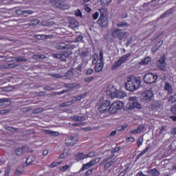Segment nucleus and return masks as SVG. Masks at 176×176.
<instances>
[{"instance_id": "f257e3e1", "label": "nucleus", "mask_w": 176, "mask_h": 176, "mask_svg": "<svg viewBox=\"0 0 176 176\" xmlns=\"http://www.w3.org/2000/svg\"><path fill=\"white\" fill-rule=\"evenodd\" d=\"M125 87L129 91H135V90H138V88L141 87V78L133 76L128 77Z\"/></svg>"}, {"instance_id": "f03ea898", "label": "nucleus", "mask_w": 176, "mask_h": 176, "mask_svg": "<svg viewBox=\"0 0 176 176\" xmlns=\"http://www.w3.org/2000/svg\"><path fill=\"white\" fill-rule=\"evenodd\" d=\"M107 94L111 98H119L120 100H123L127 96V94L124 91L118 90L113 85H109L107 87Z\"/></svg>"}, {"instance_id": "7ed1b4c3", "label": "nucleus", "mask_w": 176, "mask_h": 176, "mask_svg": "<svg viewBox=\"0 0 176 176\" xmlns=\"http://www.w3.org/2000/svg\"><path fill=\"white\" fill-rule=\"evenodd\" d=\"M126 109H142V104L138 101V97L130 96L126 103Z\"/></svg>"}, {"instance_id": "20e7f679", "label": "nucleus", "mask_w": 176, "mask_h": 176, "mask_svg": "<svg viewBox=\"0 0 176 176\" xmlns=\"http://www.w3.org/2000/svg\"><path fill=\"white\" fill-rule=\"evenodd\" d=\"M111 107V101L101 100L97 105V109L100 113H109V107Z\"/></svg>"}, {"instance_id": "39448f33", "label": "nucleus", "mask_w": 176, "mask_h": 176, "mask_svg": "<svg viewBox=\"0 0 176 176\" xmlns=\"http://www.w3.org/2000/svg\"><path fill=\"white\" fill-rule=\"evenodd\" d=\"M123 107H124V103L122 101H116L113 104H110L109 113L113 115V113H116L118 111L123 109Z\"/></svg>"}, {"instance_id": "423d86ee", "label": "nucleus", "mask_w": 176, "mask_h": 176, "mask_svg": "<svg viewBox=\"0 0 176 176\" xmlns=\"http://www.w3.org/2000/svg\"><path fill=\"white\" fill-rule=\"evenodd\" d=\"M100 16L98 21V23L100 27H107L108 25V16L107 14V9L102 8L100 10Z\"/></svg>"}, {"instance_id": "0eeeda50", "label": "nucleus", "mask_w": 176, "mask_h": 176, "mask_svg": "<svg viewBox=\"0 0 176 176\" xmlns=\"http://www.w3.org/2000/svg\"><path fill=\"white\" fill-rule=\"evenodd\" d=\"M153 98V92L151 90H146L142 92L140 96V101L142 102H149L152 101V98Z\"/></svg>"}, {"instance_id": "6e6552de", "label": "nucleus", "mask_w": 176, "mask_h": 176, "mask_svg": "<svg viewBox=\"0 0 176 176\" xmlns=\"http://www.w3.org/2000/svg\"><path fill=\"white\" fill-rule=\"evenodd\" d=\"M131 54H127L124 55V56L119 58L118 60H117L112 66V69H116L117 68H119L120 65L123 64V63H125L127 60V58L130 57Z\"/></svg>"}, {"instance_id": "1a4fd4ad", "label": "nucleus", "mask_w": 176, "mask_h": 176, "mask_svg": "<svg viewBox=\"0 0 176 176\" xmlns=\"http://www.w3.org/2000/svg\"><path fill=\"white\" fill-rule=\"evenodd\" d=\"M159 78L157 74H153L152 73H148L144 76V80L146 83H155L156 82V79Z\"/></svg>"}, {"instance_id": "9d476101", "label": "nucleus", "mask_w": 176, "mask_h": 176, "mask_svg": "<svg viewBox=\"0 0 176 176\" xmlns=\"http://www.w3.org/2000/svg\"><path fill=\"white\" fill-rule=\"evenodd\" d=\"M95 155H96V153L94 151H91L87 154H85L84 153H80L76 156V159L77 162H79V160H84V159L93 157L94 156H95Z\"/></svg>"}, {"instance_id": "9b49d317", "label": "nucleus", "mask_w": 176, "mask_h": 176, "mask_svg": "<svg viewBox=\"0 0 176 176\" xmlns=\"http://www.w3.org/2000/svg\"><path fill=\"white\" fill-rule=\"evenodd\" d=\"M157 66L162 71L167 69V63H166V57L164 56L160 57V60L157 62Z\"/></svg>"}, {"instance_id": "f8f14e48", "label": "nucleus", "mask_w": 176, "mask_h": 176, "mask_svg": "<svg viewBox=\"0 0 176 176\" xmlns=\"http://www.w3.org/2000/svg\"><path fill=\"white\" fill-rule=\"evenodd\" d=\"M113 157V156H111L109 158H105L103 160V163H107V162H109L108 163H107L105 164L104 168H109V167H111V166H113V164H115V163H116V162H118V160H119V157H115L113 160H111Z\"/></svg>"}, {"instance_id": "ddd939ff", "label": "nucleus", "mask_w": 176, "mask_h": 176, "mask_svg": "<svg viewBox=\"0 0 176 176\" xmlns=\"http://www.w3.org/2000/svg\"><path fill=\"white\" fill-rule=\"evenodd\" d=\"M100 160H101V158L98 157V158H96L95 160L90 161L87 164H84L82 167V171H85V170H87L88 168H90V167L95 166V164H97V163H98Z\"/></svg>"}, {"instance_id": "4468645a", "label": "nucleus", "mask_w": 176, "mask_h": 176, "mask_svg": "<svg viewBox=\"0 0 176 176\" xmlns=\"http://www.w3.org/2000/svg\"><path fill=\"white\" fill-rule=\"evenodd\" d=\"M52 5L56 6V8H59L60 9H63L65 10L67 9H69V6L63 4L60 0H52Z\"/></svg>"}, {"instance_id": "2eb2a0df", "label": "nucleus", "mask_w": 176, "mask_h": 176, "mask_svg": "<svg viewBox=\"0 0 176 176\" xmlns=\"http://www.w3.org/2000/svg\"><path fill=\"white\" fill-rule=\"evenodd\" d=\"M78 142V138L76 136H69L67 137L65 140V144L67 146H72Z\"/></svg>"}, {"instance_id": "dca6fc26", "label": "nucleus", "mask_w": 176, "mask_h": 176, "mask_svg": "<svg viewBox=\"0 0 176 176\" xmlns=\"http://www.w3.org/2000/svg\"><path fill=\"white\" fill-rule=\"evenodd\" d=\"M100 59L99 60V63H98L95 66L96 72H101V71H102V68L104 67V63H102V53L100 52Z\"/></svg>"}, {"instance_id": "f3484780", "label": "nucleus", "mask_w": 176, "mask_h": 176, "mask_svg": "<svg viewBox=\"0 0 176 176\" xmlns=\"http://www.w3.org/2000/svg\"><path fill=\"white\" fill-rule=\"evenodd\" d=\"M124 35H126V33L122 32V30H115L113 32V36H114V38L123 39V38L124 37Z\"/></svg>"}, {"instance_id": "a211bd4d", "label": "nucleus", "mask_w": 176, "mask_h": 176, "mask_svg": "<svg viewBox=\"0 0 176 176\" xmlns=\"http://www.w3.org/2000/svg\"><path fill=\"white\" fill-rule=\"evenodd\" d=\"M56 49L61 50L63 49H72V45H66L65 43H61L56 45Z\"/></svg>"}, {"instance_id": "6ab92c4d", "label": "nucleus", "mask_w": 176, "mask_h": 176, "mask_svg": "<svg viewBox=\"0 0 176 176\" xmlns=\"http://www.w3.org/2000/svg\"><path fill=\"white\" fill-rule=\"evenodd\" d=\"M147 174L148 176H160V172H159V170H157L156 168H153L148 170Z\"/></svg>"}, {"instance_id": "aec40b11", "label": "nucleus", "mask_w": 176, "mask_h": 176, "mask_svg": "<svg viewBox=\"0 0 176 176\" xmlns=\"http://www.w3.org/2000/svg\"><path fill=\"white\" fill-rule=\"evenodd\" d=\"M164 90L168 92V94H173V87L170 83L166 82L164 85Z\"/></svg>"}, {"instance_id": "412c9836", "label": "nucleus", "mask_w": 176, "mask_h": 176, "mask_svg": "<svg viewBox=\"0 0 176 176\" xmlns=\"http://www.w3.org/2000/svg\"><path fill=\"white\" fill-rule=\"evenodd\" d=\"M36 157L34 155H30L26 160V164L30 165L35 162Z\"/></svg>"}, {"instance_id": "4be33fe9", "label": "nucleus", "mask_w": 176, "mask_h": 176, "mask_svg": "<svg viewBox=\"0 0 176 176\" xmlns=\"http://www.w3.org/2000/svg\"><path fill=\"white\" fill-rule=\"evenodd\" d=\"M144 129H145V126L144 125H140L137 129L132 131L131 133V134H140Z\"/></svg>"}, {"instance_id": "5701e85b", "label": "nucleus", "mask_w": 176, "mask_h": 176, "mask_svg": "<svg viewBox=\"0 0 176 176\" xmlns=\"http://www.w3.org/2000/svg\"><path fill=\"white\" fill-rule=\"evenodd\" d=\"M69 27L72 28V30H76V28L79 27V22L74 20L70 23Z\"/></svg>"}, {"instance_id": "b1692460", "label": "nucleus", "mask_w": 176, "mask_h": 176, "mask_svg": "<svg viewBox=\"0 0 176 176\" xmlns=\"http://www.w3.org/2000/svg\"><path fill=\"white\" fill-rule=\"evenodd\" d=\"M151 58L150 57H146L145 58H144L140 63V64L141 65H146L148 64H149V63H151Z\"/></svg>"}, {"instance_id": "393cba45", "label": "nucleus", "mask_w": 176, "mask_h": 176, "mask_svg": "<svg viewBox=\"0 0 176 176\" xmlns=\"http://www.w3.org/2000/svg\"><path fill=\"white\" fill-rule=\"evenodd\" d=\"M15 153L18 156H21L24 153V148L21 147V148H17L15 149Z\"/></svg>"}, {"instance_id": "a878e982", "label": "nucleus", "mask_w": 176, "mask_h": 176, "mask_svg": "<svg viewBox=\"0 0 176 176\" xmlns=\"http://www.w3.org/2000/svg\"><path fill=\"white\" fill-rule=\"evenodd\" d=\"M24 172V168H23V166L19 167L16 168V170H15V175H20V174H21V173Z\"/></svg>"}, {"instance_id": "bb28decb", "label": "nucleus", "mask_w": 176, "mask_h": 176, "mask_svg": "<svg viewBox=\"0 0 176 176\" xmlns=\"http://www.w3.org/2000/svg\"><path fill=\"white\" fill-rule=\"evenodd\" d=\"M162 45H163V41H160L158 42V45H155L153 48H152V52H156V50H157V49H159V47H160V46H162Z\"/></svg>"}, {"instance_id": "cd10ccee", "label": "nucleus", "mask_w": 176, "mask_h": 176, "mask_svg": "<svg viewBox=\"0 0 176 176\" xmlns=\"http://www.w3.org/2000/svg\"><path fill=\"white\" fill-rule=\"evenodd\" d=\"M60 164H61V162H55L49 165L48 167H50V168H54V167H57V166H60Z\"/></svg>"}, {"instance_id": "c85d7f7f", "label": "nucleus", "mask_w": 176, "mask_h": 176, "mask_svg": "<svg viewBox=\"0 0 176 176\" xmlns=\"http://www.w3.org/2000/svg\"><path fill=\"white\" fill-rule=\"evenodd\" d=\"M72 119L76 122H82V120H85V118L80 116H74Z\"/></svg>"}, {"instance_id": "c756f323", "label": "nucleus", "mask_w": 176, "mask_h": 176, "mask_svg": "<svg viewBox=\"0 0 176 176\" xmlns=\"http://www.w3.org/2000/svg\"><path fill=\"white\" fill-rule=\"evenodd\" d=\"M54 57H55V58H59V60H62L63 61H64V60H65V58H63V55L61 54H54Z\"/></svg>"}, {"instance_id": "7c9ffc66", "label": "nucleus", "mask_w": 176, "mask_h": 176, "mask_svg": "<svg viewBox=\"0 0 176 176\" xmlns=\"http://www.w3.org/2000/svg\"><path fill=\"white\" fill-rule=\"evenodd\" d=\"M99 16H100V12H96L92 14V17L94 20H97V19H98Z\"/></svg>"}, {"instance_id": "2f4dec72", "label": "nucleus", "mask_w": 176, "mask_h": 176, "mask_svg": "<svg viewBox=\"0 0 176 176\" xmlns=\"http://www.w3.org/2000/svg\"><path fill=\"white\" fill-rule=\"evenodd\" d=\"M98 61V55L94 54V59L92 60L93 64H97Z\"/></svg>"}, {"instance_id": "473e14b6", "label": "nucleus", "mask_w": 176, "mask_h": 176, "mask_svg": "<svg viewBox=\"0 0 176 176\" xmlns=\"http://www.w3.org/2000/svg\"><path fill=\"white\" fill-rule=\"evenodd\" d=\"M84 10H85V12H87V13H90V12H91V8H90L89 5H87V4H86L84 6Z\"/></svg>"}, {"instance_id": "72a5a7b5", "label": "nucleus", "mask_w": 176, "mask_h": 176, "mask_svg": "<svg viewBox=\"0 0 176 176\" xmlns=\"http://www.w3.org/2000/svg\"><path fill=\"white\" fill-rule=\"evenodd\" d=\"M150 148H151V147L147 146L144 150H143V151L140 153V156H142V155H145V153H146V152H148Z\"/></svg>"}, {"instance_id": "f704fd0d", "label": "nucleus", "mask_w": 176, "mask_h": 176, "mask_svg": "<svg viewBox=\"0 0 176 176\" xmlns=\"http://www.w3.org/2000/svg\"><path fill=\"white\" fill-rule=\"evenodd\" d=\"M126 142H134L135 139L133 137L126 138Z\"/></svg>"}, {"instance_id": "c9c22d12", "label": "nucleus", "mask_w": 176, "mask_h": 176, "mask_svg": "<svg viewBox=\"0 0 176 176\" xmlns=\"http://www.w3.org/2000/svg\"><path fill=\"white\" fill-rule=\"evenodd\" d=\"M48 133L50 134L51 135H54V136H57L59 134L58 132L52 131H48Z\"/></svg>"}, {"instance_id": "e433bc0d", "label": "nucleus", "mask_w": 176, "mask_h": 176, "mask_svg": "<svg viewBox=\"0 0 176 176\" xmlns=\"http://www.w3.org/2000/svg\"><path fill=\"white\" fill-rule=\"evenodd\" d=\"M101 2L103 5H109L112 2V0H101Z\"/></svg>"}, {"instance_id": "4c0bfd02", "label": "nucleus", "mask_w": 176, "mask_h": 176, "mask_svg": "<svg viewBox=\"0 0 176 176\" xmlns=\"http://www.w3.org/2000/svg\"><path fill=\"white\" fill-rule=\"evenodd\" d=\"M75 14H76V16H77L78 17H82V12H80V10H76Z\"/></svg>"}, {"instance_id": "58836bf2", "label": "nucleus", "mask_w": 176, "mask_h": 176, "mask_svg": "<svg viewBox=\"0 0 176 176\" xmlns=\"http://www.w3.org/2000/svg\"><path fill=\"white\" fill-rule=\"evenodd\" d=\"M68 168H69V166L68 165H65L64 166L60 168V170L61 171H67V170H68Z\"/></svg>"}, {"instance_id": "ea45409f", "label": "nucleus", "mask_w": 176, "mask_h": 176, "mask_svg": "<svg viewBox=\"0 0 176 176\" xmlns=\"http://www.w3.org/2000/svg\"><path fill=\"white\" fill-rule=\"evenodd\" d=\"M72 75H73L72 71H69L66 74V76H67V79H71V77L72 76Z\"/></svg>"}, {"instance_id": "a19ab883", "label": "nucleus", "mask_w": 176, "mask_h": 176, "mask_svg": "<svg viewBox=\"0 0 176 176\" xmlns=\"http://www.w3.org/2000/svg\"><path fill=\"white\" fill-rule=\"evenodd\" d=\"M63 57H69L71 56V51H67L63 53Z\"/></svg>"}, {"instance_id": "79ce46f5", "label": "nucleus", "mask_w": 176, "mask_h": 176, "mask_svg": "<svg viewBox=\"0 0 176 176\" xmlns=\"http://www.w3.org/2000/svg\"><path fill=\"white\" fill-rule=\"evenodd\" d=\"M172 113L176 115V104L172 107Z\"/></svg>"}, {"instance_id": "37998d69", "label": "nucleus", "mask_w": 176, "mask_h": 176, "mask_svg": "<svg viewBox=\"0 0 176 176\" xmlns=\"http://www.w3.org/2000/svg\"><path fill=\"white\" fill-rule=\"evenodd\" d=\"M94 72V70L93 69H89L87 71L86 74L87 75H91Z\"/></svg>"}, {"instance_id": "c03bdc74", "label": "nucleus", "mask_w": 176, "mask_h": 176, "mask_svg": "<svg viewBox=\"0 0 176 176\" xmlns=\"http://www.w3.org/2000/svg\"><path fill=\"white\" fill-rule=\"evenodd\" d=\"M126 23H117V27H126Z\"/></svg>"}, {"instance_id": "a18cd8bd", "label": "nucleus", "mask_w": 176, "mask_h": 176, "mask_svg": "<svg viewBox=\"0 0 176 176\" xmlns=\"http://www.w3.org/2000/svg\"><path fill=\"white\" fill-rule=\"evenodd\" d=\"M9 174H10V169H6L5 171L4 176H9Z\"/></svg>"}, {"instance_id": "49530a36", "label": "nucleus", "mask_w": 176, "mask_h": 176, "mask_svg": "<svg viewBox=\"0 0 176 176\" xmlns=\"http://www.w3.org/2000/svg\"><path fill=\"white\" fill-rule=\"evenodd\" d=\"M82 39H83V36L79 35V36L77 37L76 42H80V41H82Z\"/></svg>"}, {"instance_id": "de8ad7c7", "label": "nucleus", "mask_w": 176, "mask_h": 176, "mask_svg": "<svg viewBox=\"0 0 176 176\" xmlns=\"http://www.w3.org/2000/svg\"><path fill=\"white\" fill-rule=\"evenodd\" d=\"M68 105H71V102H67L65 103H63L61 107H68Z\"/></svg>"}, {"instance_id": "09e8293b", "label": "nucleus", "mask_w": 176, "mask_h": 176, "mask_svg": "<svg viewBox=\"0 0 176 176\" xmlns=\"http://www.w3.org/2000/svg\"><path fill=\"white\" fill-rule=\"evenodd\" d=\"M94 169H89L87 171V173H85V175H90V174H91V173H93Z\"/></svg>"}, {"instance_id": "8fccbe9b", "label": "nucleus", "mask_w": 176, "mask_h": 176, "mask_svg": "<svg viewBox=\"0 0 176 176\" xmlns=\"http://www.w3.org/2000/svg\"><path fill=\"white\" fill-rule=\"evenodd\" d=\"M23 13L24 14H32V12L30 10H25Z\"/></svg>"}, {"instance_id": "3c124183", "label": "nucleus", "mask_w": 176, "mask_h": 176, "mask_svg": "<svg viewBox=\"0 0 176 176\" xmlns=\"http://www.w3.org/2000/svg\"><path fill=\"white\" fill-rule=\"evenodd\" d=\"M43 25H44L45 27H46V25H53V24H54V22H50L49 23L45 24L44 23H42Z\"/></svg>"}, {"instance_id": "603ef678", "label": "nucleus", "mask_w": 176, "mask_h": 176, "mask_svg": "<svg viewBox=\"0 0 176 176\" xmlns=\"http://www.w3.org/2000/svg\"><path fill=\"white\" fill-rule=\"evenodd\" d=\"M48 153H49V151H47V150H45V151L43 152V156H47Z\"/></svg>"}, {"instance_id": "864d4df0", "label": "nucleus", "mask_w": 176, "mask_h": 176, "mask_svg": "<svg viewBox=\"0 0 176 176\" xmlns=\"http://www.w3.org/2000/svg\"><path fill=\"white\" fill-rule=\"evenodd\" d=\"M138 145L140 146V145H142V140L139 139L138 141Z\"/></svg>"}, {"instance_id": "5fc2aeb1", "label": "nucleus", "mask_w": 176, "mask_h": 176, "mask_svg": "<svg viewBox=\"0 0 176 176\" xmlns=\"http://www.w3.org/2000/svg\"><path fill=\"white\" fill-rule=\"evenodd\" d=\"M91 80H93V77H89L85 79V82H91Z\"/></svg>"}, {"instance_id": "6e6d98bb", "label": "nucleus", "mask_w": 176, "mask_h": 176, "mask_svg": "<svg viewBox=\"0 0 176 176\" xmlns=\"http://www.w3.org/2000/svg\"><path fill=\"white\" fill-rule=\"evenodd\" d=\"M116 135V131H113L111 133H110V135L111 137H113V135Z\"/></svg>"}, {"instance_id": "4d7b16f0", "label": "nucleus", "mask_w": 176, "mask_h": 176, "mask_svg": "<svg viewBox=\"0 0 176 176\" xmlns=\"http://www.w3.org/2000/svg\"><path fill=\"white\" fill-rule=\"evenodd\" d=\"M138 174L139 176H148V175H145V174H143V173L141 172V171L138 172Z\"/></svg>"}, {"instance_id": "13d9d810", "label": "nucleus", "mask_w": 176, "mask_h": 176, "mask_svg": "<svg viewBox=\"0 0 176 176\" xmlns=\"http://www.w3.org/2000/svg\"><path fill=\"white\" fill-rule=\"evenodd\" d=\"M17 60L18 61H26V60L24 59L23 58H18Z\"/></svg>"}, {"instance_id": "bf43d9fd", "label": "nucleus", "mask_w": 176, "mask_h": 176, "mask_svg": "<svg viewBox=\"0 0 176 176\" xmlns=\"http://www.w3.org/2000/svg\"><path fill=\"white\" fill-rule=\"evenodd\" d=\"M170 119H172V120H173L174 122H176V116H170Z\"/></svg>"}, {"instance_id": "052dcab7", "label": "nucleus", "mask_w": 176, "mask_h": 176, "mask_svg": "<svg viewBox=\"0 0 176 176\" xmlns=\"http://www.w3.org/2000/svg\"><path fill=\"white\" fill-rule=\"evenodd\" d=\"M82 97H83V95H82L81 96H78V97L76 98V100H82Z\"/></svg>"}, {"instance_id": "680f3d73", "label": "nucleus", "mask_w": 176, "mask_h": 176, "mask_svg": "<svg viewBox=\"0 0 176 176\" xmlns=\"http://www.w3.org/2000/svg\"><path fill=\"white\" fill-rule=\"evenodd\" d=\"M116 151H119V148H118V149H113V150H112V151H111V153H115V152H116Z\"/></svg>"}, {"instance_id": "e2e57ef3", "label": "nucleus", "mask_w": 176, "mask_h": 176, "mask_svg": "<svg viewBox=\"0 0 176 176\" xmlns=\"http://www.w3.org/2000/svg\"><path fill=\"white\" fill-rule=\"evenodd\" d=\"M175 97H176V95H174V96H173V98H173V101L175 102H176V98H175Z\"/></svg>"}, {"instance_id": "0e129e2a", "label": "nucleus", "mask_w": 176, "mask_h": 176, "mask_svg": "<svg viewBox=\"0 0 176 176\" xmlns=\"http://www.w3.org/2000/svg\"><path fill=\"white\" fill-rule=\"evenodd\" d=\"M60 159H64V154H62L61 155H60Z\"/></svg>"}, {"instance_id": "69168bd1", "label": "nucleus", "mask_w": 176, "mask_h": 176, "mask_svg": "<svg viewBox=\"0 0 176 176\" xmlns=\"http://www.w3.org/2000/svg\"><path fill=\"white\" fill-rule=\"evenodd\" d=\"M173 170H175V171H176V165L173 166Z\"/></svg>"}, {"instance_id": "338daca9", "label": "nucleus", "mask_w": 176, "mask_h": 176, "mask_svg": "<svg viewBox=\"0 0 176 176\" xmlns=\"http://www.w3.org/2000/svg\"><path fill=\"white\" fill-rule=\"evenodd\" d=\"M38 39H41V38H42V36H38L37 37Z\"/></svg>"}, {"instance_id": "774afa93", "label": "nucleus", "mask_w": 176, "mask_h": 176, "mask_svg": "<svg viewBox=\"0 0 176 176\" xmlns=\"http://www.w3.org/2000/svg\"><path fill=\"white\" fill-rule=\"evenodd\" d=\"M90 0H84V2H89Z\"/></svg>"}]
</instances>
